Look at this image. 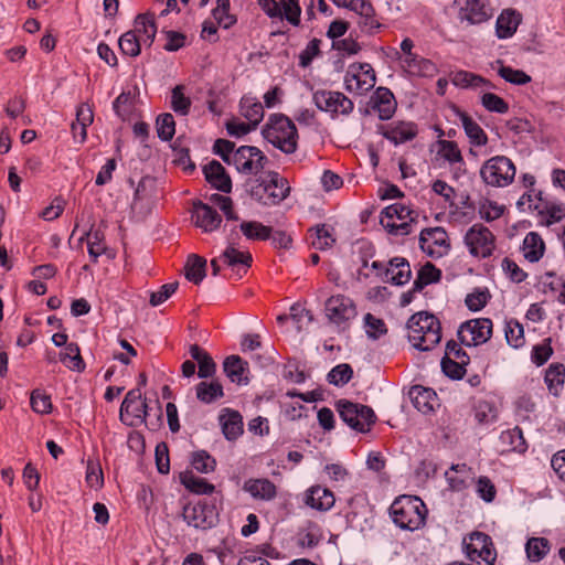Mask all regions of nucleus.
<instances>
[{"instance_id": "12", "label": "nucleus", "mask_w": 565, "mask_h": 565, "mask_svg": "<svg viewBox=\"0 0 565 565\" xmlns=\"http://www.w3.org/2000/svg\"><path fill=\"white\" fill-rule=\"evenodd\" d=\"M375 83V71L369 63L351 64L344 76L345 89L360 95L372 89Z\"/></svg>"}, {"instance_id": "35", "label": "nucleus", "mask_w": 565, "mask_h": 565, "mask_svg": "<svg viewBox=\"0 0 565 565\" xmlns=\"http://www.w3.org/2000/svg\"><path fill=\"white\" fill-rule=\"evenodd\" d=\"M184 270L185 278L194 285H199L206 276V259L196 254H191L186 259Z\"/></svg>"}, {"instance_id": "14", "label": "nucleus", "mask_w": 565, "mask_h": 565, "mask_svg": "<svg viewBox=\"0 0 565 565\" xmlns=\"http://www.w3.org/2000/svg\"><path fill=\"white\" fill-rule=\"evenodd\" d=\"M313 103L321 111L343 115L352 113L353 102L340 92L317 90L312 96Z\"/></svg>"}, {"instance_id": "6", "label": "nucleus", "mask_w": 565, "mask_h": 565, "mask_svg": "<svg viewBox=\"0 0 565 565\" xmlns=\"http://www.w3.org/2000/svg\"><path fill=\"white\" fill-rule=\"evenodd\" d=\"M337 411L340 418L352 429L359 433H367L376 422V415L372 407L348 399L337 402Z\"/></svg>"}, {"instance_id": "54", "label": "nucleus", "mask_w": 565, "mask_h": 565, "mask_svg": "<svg viewBox=\"0 0 565 565\" xmlns=\"http://www.w3.org/2000/svg\"><path fill=\"white\" fill-rule=\"evenodd\" d=\"M353 376V369L348 363L335 365L327 375V381L334 386L348 384Z\"/></svg>"}, {"instance_id": "41", "label": "nucleus", "mask_w": 565, "mask_h": 565, "mask_svg": "<svg viewBox=\"0 0 565 565\" xmlns=\"http://www.w3.org/2000/svg\"><path fill=\"white\" fill-rule=\"evenodd\" d=\"M239 230L250 241H266L271 235V227L257 221H243L239 224Z\"/></svg>"}, {"instance_id": "37", "label": "nucleus", "mask_w": 565, "mask_h": 565, "mask_svg": "<svg viewBox=\"0 0 565 565\" xmlns=\"http://www.w3.org/2000/svg\"><path fill=\"white\" fill-rule=\"evenodd\" d=\"M196 398L204 404H212L224 396L218 381H202L195 386Z\"/></svg>"}, {"instance_id": "52", "label": "nucleus", "mask_w": 565, "mask_h": 565, "mask_svg": "<svg viewBox=\"0 0 565 565\" xmlns=\"http://www.w3.org/2000/svg\"><path fill=\"white\" fill-rule=\"evenodd\" d=\"M504 333L508 344L514 349L521 348L525 342L523 326L518 320L508 321Z\"/></svg>"}, {"instance_id": "32", "label": "nucleus", "mask_w": 565, "mask_h": 565, "mask_svg": "<svg viewBox=\"0 0 565 565\" xmlns=\"http://www.w3.org/2000/svg\"><path fill=\"white\" fill-rule=\"evenodd\" d=\"M149 411H151V408L145 399L137 403V405L128 407L127 411H124L122 407H120L119 418L125 425L136 427L139 424H142V422H146V418L149 416Z\"/></svg>"}, {"instance_id": "57", "label": "nucleus", "mask_w": 565, "mask_h": 565, "mask_svg": "<svg viewBox=\"0 0 565 565\" xmlns=\"http://www.w3.org/2000/svg\"><path fill=\"white\" fill-rule=\"evenodd\" d=\"M30 405L33 412L38 414H50L52 412V401L49 394L43 393L40 388L31 392Z\"/></svg>"}, {"instance_id": "13", "label": "nucleus", "mask_w": 565, "mask_h": 565, "mask_svg": "<svg viewBox=\"0 0 565 565\" xmlns=\"http://www.w3.org/2000/svg\"><path fill=\"white\" fill-rule=\"evenodd\" d=\"M419 246L424 253L434 258L447 254L450 243L446 230L441 226L424 228L419 234Z\"/></svg>"}, {"instance_id": "2", "label": "nucleus", "mask_w": 565, "mask_h": 565, "mask_svg": "<svg viewBox=\"0 0 565 565\" xmlns=\"http://www.w3.org/2000/svg\"><path fill=\"white\" fill-rule=\"evenodd\" d=\"M262 136L286 154L295 153L298 149L299 135L297 127L294 121L284 114H271L262 128Z\"/></svg>"}, {"instance_id": "56", "label": "nucleus", "mask_w": 565, "mask_h": 565, "mask_svg": "<svg viewBox=\"0 0 565 565\" xmlns=\"http://www.w3.org/2000/svg\"><path fill=\"white\" fill-rule=\"evenodd\" d=\"M552 338H545L542 343L532 348L531 360L536 366L544 365L553 355Z\"/></svg>"}, {"instance_id": "58", "label": "nucleus", "mask_w": 565, "mask_h": 565, "mask_svg": "<svg viewBox=\"0 0 565 565\" xmlns=\"http://www.w3.org/2000/svg\"><path fill=\"white\" fill-rule=\"evenodd\" d=\"M441 371L444 374L451 380H461L466 374V363L450 359L444 355L441 361Z\"/></svg>"}, {"instance_id": "5", "label": "nucleus", "mask_w": 565, "mask_h": 565, "mask_svg": "<svg viewBox=\"0 0 565 565\" xmlns=\"http://www.w3.org/2000/svg\"><path fill=\"white\" fill-rule=\"evenodd\" d=\"M515 172L514 163L505 156H494L488 159L480 168L482 181L493 188H504L511 184Z\"/></svg>"}, {"instance_id": "53", "label": "nucleus", "mask_w": 565, "mask_h": 565, "mask_svg": "<svg viewBox=\"0 0 565 565\" xmlns=\"http://www.w3.org/2000/svg\"><path fill=\"white\" fill-rule=\"evenodd\" d=\"M498 63L501 64L500 68L498 70V74L505 82L513 85H525L532 81L531 76L526 74L524 71L515 70L512 68L511 66H505L501 61H498Z\"/></svg>"}, {"instance_id": "10", "label": "nucleus", "mask_w": 565, "mask_h": 565, "mask_svg": "<svg viewBox=\"0 0 565 565\" xmlns=\"http://www.w3.org/2000/svg\"><path fill=\"white\" fill-rule=\"evenodd\" d=\"M492 321L489 318H477L460 324L457 337L465 347H477L490 340Z\"/></svg>"}, {"instance_id": "29", "label": "nucleus", "mask_w": 565, "mask_h": 565, "mask_svg": "<svg viewBox=\"0 0 565 565\" xmlns=\"http://www.w3.org/2000/svg\"><path fill=\"white\" fill-rule=\"evenodd\" d=\"M363 7L360 8V20L358 22L359 28L362 32L367 35H374L384 25L376 19V11L372 2L362 1Z\"/></svg>"}, {"instance_id": "19", "label": "nucleus", "mask_w": 565, "mask_h": 565, "mask_svg": "<svg viewBox=\"0 0 565 565\" xmlns=\"http://www.w3.org/2000/svg\"><path fill=\"white\" fill-rule=\"evenodd\" d=\"M222 433L228 441L236 440L244 431L243 417L238 411L224 408L218 416Z\"/></svg>"}, {"instance_id": "9", "label": "nucleus", "mask_w": 565, "mask_h": 565, "mask_svg": "<svg viewBox=\"0 0 565 565\" xmlns=\"http://www.w3.org/2000/svg\"><path fill=\"white\" fill-rule=\"evenodd\" d=\"M182 516L188 525L203 531L214 527L218 522L216 507L205 500L184 505Z\"/></svg>"}, {"instance_id": "48", "label": "nucleus", "mask_w": 565, "mask_h": 565, "mask_svg": "<svg viewBox=\"0 0 565 565\" xmlns=\"http://www.w3.org/2000/svg\"><path fill=\"white\" fill-rule=\"evenodd\" d=\"M120 52L124 55L136 57L141 52L140 40L136 31L130 30L125 32L118 40Z\"/></svg>"}, {"instance_id": "63", "label": "nucleus", "mask_w": 565, "mask_h": 565, "mask_svg": "<svg viewBox=\"0 0 565 565\" xmlns=\"http://www.w3.org/2000/svg\"><path fill=\"white\" fill-rule=\"evenodd\" d=\"M405 68L409 74L416 76H430L436 71V66L431 61L418 55Z\"/></svg>"}, {"instance_id": "4", "label": "nucleus", "mask_w": 565, "mask_h": 565, "mask_svg": "<svg viewBox=\"0 0 565 565\" xmlns=\"http://www.w3.org/2000/svg\"><path fill=\"white\" fill-rule=\"evenodd\" d=\"M252 199L262 205H277L290 193L288 180L276 171H269L267 179H256L248 190Z\"/></svg>"}, {"instance_id": "46", "label": "nucleus", "mask_w": 565, "mask_h": 565, "mask_svg": "<svg viewBox=\"0 0 565 565\" xmlns=\"http://www.w3.org/2000/svg\"><path fill=\"white\" fill-rule=\"evenodd\" d=\"M550 548V541L545 537H531L525 545L526 555L531 562L543 559Z\"/></svg>"}, {"instance_id": "62", "label": "nucleus", "mask_w": 565, "mask_h": 565, "mask_svg": "<svg viewBox=\"0 0 565 565\" xmlns=\"http://www.w3.org/2000/svg\"><path fill=\"white\" fill-rule=\"evenodd\" d=\"M473 416L479 424L489 423L497 418V409L488 401H478L473 406Z\"/></svg>"}, {"instance_id": "33", "label": "nucleus", "mask_w": 565, "mask_h": 565, "mask_svg": "<svg viewBox=\"0 0 565 565\" xmlns=\"http://www.w3.org/2000/svg\"><path fill=\"white\" fill-rule=\"evenodd\" d=\"M244 489L254 498L271 500L276 497V486L268 479H250L245 482Z\"/></svg>"}, {"instance_id": "59", "label": "nucleus", "mask_w": 565, "mask_h": 565, "mask_svg": "<svg viewBox=\"0 0 565 565\" xmlns=\"http://www.w3.org/2000/svg\"><path fill=\"white\" fill-rule=\"evenodd\" d=\"M171 148L175 157L174 161L178 164H182L185 171L192 172L195 170V164L190 157V150L189 148L182 146L181 137H178L174 140V142L171 145Z\"/></svg>"}, {"instance_id": "8", "label": "nucleus", "mask_w": 565, "mask_h": 565, "mask_svg": "<svg viewBox=\"0 0 565 565\" xmlns=\"http://www.w3.org/2000/svg\"><path fill=\"white\" fill-rule=\"evenodd\" d=\"M324 311L329 322L342 330L348 329L349 322L358 315L354 301L341 294L327 299Z\"/></svg>"}, {"instance_id": "60", "label": "nucleus", "mask_w": 565, "mask_h": 565, "mask_svg": "<svg viewBox=\"0 0 565 565\" xmlns=\"http://www.w3.org/2000/svg\"><path fill=\"white\" fill-rule=\"evenodd\" d=\"M491 295L487 288L484 289H475L472 292L468 294L465 299V303L470 311H480L483 309Z\"/></svg>"}, {"instance_id": "44", "label": "nucleus", "mask_w": 565, "mask_h": 565, "mask_svg": "<svg viewBox=\"0 0 565 565\" xmlns=\"http://www.w3.org/2000/svg\"><path fill=\"white\" fill-rule=\"evenodd\" d=\"M220 258L223 259L225 265L232 268H235L238 265L249 268L253 263V257L249 252H241L233 246L226 247Z\"/></svg>"}, {"instance_id": "21", "label": "nucleus", "mask_w": 565, "mask_h": 565, "mask_svg": "<svg viewBox=\"0 0 565 565\" xmlns=\"http://www.w3.org/2000/svg\"><path fill=\"white\" fill-rule=\"evenodd\" d=\"M409 397L414 407L423 413L428 414L434 411V405L437 402V394L433 388L424 387L422 385H414L409 390Z\"/></svg>"}, {"instance_id": "61", "label": "nucleus", "mask_w": 565, "mask_h": 565, "mask_svg": "<svg viewBox=\"0 0 565 565\" xmlns=\"http://www.w3.org/2000/svg\"><path fill=\"white\" fill-rule=\"evenodd\" d=\"M156 191L157 180L150 175L142 177L135 190L134 201L151 199L156 195Z\"/></svg>"}, {"instance_id": "15", "label": "nucleus", "mask_w": 565, "mask_h": 565, "mask_svg": "<svg viewBox=\"0 0 565 565\" xmlns=\"http://www.w3.org/2000/svg\"><path fill=\"white\" fill-rule=\"evenodd\" d=\"M191 218L194 225L204 233L214 232L222 223V216L217 211L201 200L192 202Z\"/></svg>"}, {"instance_id": "16", "label": "nucleus", "mask_w": 565, "mask_h": 565, "mask_svg": "<svg viewBox=\"0 0 565 565\" xmlns=\"http://www.w3.org/2000/svg\"><path fill=\"white\" fill-rule=\"evenodd\" d=\"M369 105L376 110L381 120L391 119L397 107L393 93L386 87H377L370 98Z\"/></svg>"}, {"instance_id": "47", "label": "nucleus", "mask_w": 565, "mask_h": 565, "mask_svg": "<svg viewBox=\"0 0 565 565\" xmlns=\"http://www.w3.org/2000/svg\"><path fill=\"white\" fill-rule=\"evenodd\" d=\"M520 23L519 17L514 13H502L497 20L495 32L499 39H508L512 36Z\"/></svg>"}, {"instance_id": "20", "label": "nucleus", "mask_w": 565, "mask_h": 565, "mask_svg": "<svg viewBox=\"0 0 565 565\" xmlns=\"http://www.w3.org/2000/svg\"><path fill=\"white\" fill-rule=\"evenodd\" d=\"M454 113L461 120L465 134L469 138L472 146L482 147L488 143V136L484 130L477 124L466 111H462L458 106H451Z\"/></svg>"}, {"instance_id": "49", "label": "nucleus", "mask_w": 565, "mask_h": 565, "mask_svg": "<svg viewBox=\"0 0 565 565\" xmlns=\"http://www.w3.org/2000/svg\"><path fill=\"white\" fill-rule=\"evenodd\" d=\"M158 138L162 141H171L175 134V121L170 113L160 114L156 119Z\"/></svg>"}, {"instance_id": "7", "label": "nucleus", "mask_w": 565, "mask_h": 565, "mask_svg": "<svg viewBox=\"0 0 565 565\" xmlns=\"http://www.w3.org/2000/svg\"><path fill=\"white\" fill-rule=\"evenodd\" d=\"M465 245L471 256L488 258L495 248V236L481 223L473 224L465 234Z\"/></svg>"}, {"instance_id": "38", "label": "nucleus", "mask_w": 565, "mask_h": 565, "mask_svg": "<svg viewBox=\"0 0 565 565\" xmlns=\"http://www.w3.org/2000/svg\"><path fill=\"white\" fill-rule=\"evenodd\" d=\"M60 361L71 371L81 373L85 370V362L76 342L66 344L64 351L60 352Z\"/></svg>"}, {"instance_id": "55", "label": "nucleus", "mask_w": 565, "mask_h": 565, "mask_svg": "<svg viewBox=\"0 0 565 565\" xmlns=\"http://www.w3.org/2000/svg\"><path fill=\"white\" fill-rule=\"evenodd\" d=\"M184 87L177 85L171 90V108L174 113L186 116L191 108V99L183 93Z\"/></svg>"}, {"instance_id": "50", "label": "nucleus", "mask_w": 565, "mask_h": 565, "mask_svg": "<svg viewBox=\"0 0 565 565\" xmlns=\"http://www.w3.org/2000/svg\"><path fill=\"white\" fill-rule=\"evenodd\" d=\"M451 83L459 88H476L481 86V83L487 82L481 75L461 70L452 74Z\"/></svg>"}, {"instance_id": "31", "label": "nucleus", "mask_w": 565, "mask_h": 565, "mask_svg": "<svg viewBox=\"0 0 565 565\" xmlns=\"http://www.w3.org/2000/svg\"><path fill=\"white\" fill-rule=\"evenodd\" d=\"M522 249L526 260L530 263H536L544 255L545 244L539 233L530 232L523 241Z\"/></svg>"}, {"instance_id": "40", "label": "nucleus", "mask_w": 565, "mask_h": 565, "mask_svg": "<svg viewBox=\"0 0 565 565\" xmlns=\"http://www.w3.org/2000/svg\"><path fill=\"white\" fill-rule=\"evenodd\" d=\"M139 93L138 86H135V93L121 92L113 103L115 114L122 120L128 118L135 108V98Z\"/></svg>"}, {"instance_id": "28", "label": "nucleus", "mask_w": 565, "mask_h": 565, "mask_svg": "<svg viewBox=\"0 0 565 565\" xmlns=\"http://www.w3.org/2000/svg\"><path fill=\"white\" fill-rule=\"evenodd\" d=\"M544 382L553 396H559L565 382V365L559 362L550 364L545 371Z\"/></svg>"}, {"instance_id": "27", "label": "nucleus", "mask_w": 565, "mask_h": 565, "mask_svg": "<svg viewBox=\"0 0 565 565\" xmlns=\"http://www.w3.org/2000/svg\"><path fill=\"white\" fill-rule=\"evenodd\" d=\"M499 439L503 446L502 451H515L519 454H524L527 450L526 440L522 429L519 426L502 431Z\"/></svg>"}, {"instance_id": "51", "label": "nucleus", "mask_w": 565, "mask_h": 565, "mask_svg": "<svg viewBox=\"0 0 565 565\" xmlns=\"http://www.w3.org/2000/svg\"><path fill=\"white\" fill-rule=\"evenodd\" d=\"M191 465L201 473H210L215 470L216 460L206 450H196L192 452Z\"/></svg>"}, {"instance_id": "42", "label": "nucleus", "mask_w": 565, "mask_h": 565, "mask_svg": "<svg viewBox=\"0 0 565 565\" xmlns=\"http://www.w3.org/2000/svg\"><path fill=\"white\" fill-rule=\"evenodd\" d=\"M333 231V227L328 226L327 224H318L311 227L309 232H313L316 237L312 239L311 245L319 250L331 248L335 244Z\"/></svg>"}, {"instance_id": "43", "label": "nucleus", "mask_w": 565, "mask_h": 565, "mask_svg": "<svg viewBox=\"0 0 565 565\" xmlns=\"http://www.w3.org/2000/svg\"><path fill=\"white\" fill-rule=\"evenodd\" d=\"M104 233L100 230L84 232L79 241H87L88 255L92 262L96 263L98 257L106 250Z\"/></svg>"}, {"instance_id": "39", "label": "nucleus", "mask_w": 565, "mask_h": 565, "mask_svg": "<svg viewBox=\"0 0 565 565\" xmlns=\"http://www.w3.org/2000/svg\"><path fill=\"white\" fill-rule=\"evenodd\" d=\"M180 481L185 489L195 494H211L215 490L214 484L204 478L194 476L191 471L181 472Z\"/></svg>"}, {"instance_id": "64", "label": "nucleus", "mask_w": 565, "mask_h": 565, "mask_svg": "<svg viewBox=\"0 0 565 565\" xmlns=\"http://www.w3.org/2000/svg\"><path fill=\"white\" fill-rule=\"evenodd\" d=\"M480 102L491 113L505 114L509 110L508 103L494 93H484Z\"/></svg>"}, {"instance_id": "3", "label": "nucleus", "mask_w": 565, "mask_h": 565, "mask_svg": "<svg viewBox=\"0 0 565 565\" xmlns=\"http://www.w3.org/2000/svg\"><path fill=\"white\" fill-rule=\"evenodd\" d=\"M390 513L399 529L415 531L425 524L427 509L420 498L401 495L392 503Z\"/></svg>"}, {"instance_id": "25", "label": "nucleus", "mask_w": 565, "mask_h": 565, "mask_svg": "<svg viewBox=\"0 0 565 565\" xmlns=\"http://www.w3.org/2000/svg\"><path fill=\"white\" fill-rule=\"evenodd\" d=\"M335 499L327 488L311 487L306 497V504L318 511H328L334 505Z\"/></svg>"}, {"instance_id": "11", "label": "nucleus", "mask_w": 565, "mask_h": 565, "mask_svg": "<svg viewBox=\"0 0 565 565\" xmlns=\"http://www.w3.org/2000/svg\"><path fill=\"white\" fill-rule=\"evenodd\" d=\"M468 558L477 565H493L497 553L491 537L483 532H472L469 543L465 542Z\"/></svg>"}, {"instance_id": "26", "label": "nucleus", "mask_w": 565, "mask_h": 565, "mask_svg": "<svg viewBox=\"0 0 565 565\" xmlns=\"http://www.w3.org/2000/svg\"><path fill=\"white\" fill-rule=\"evenodd\" d=\"M470 470L466 463L451 465L449 470L445 472L449 489L456 492L466 490L469 487Z\"/></svg>"}, {"instance_id": "24", "label": "nucleus", "mask_w": 565, "mask_h": 565, "mask_svg": "<svg viewBox=\"0 0 565 565\" xmlns=\"http://www.w3.org/2000/svg\"><path fill=\"white\" fill-rule=\"evenodd\" d=\"M458 18L461 22L466 21L469 24H479L487 21L490 15L481 0H466L465 6L459 10Z\"/></svg>"}, {"instance_id": "30", "label": "nucleus", "mask_w": 565, "mask_h": 565, "mask_svg": "<svg viewBox=\"0 0 565 565\" xmlns=\"http://www.w3.org/2000/svg\"><path fill=\"white\" fill-rule=\"evenodd\" d=\"M388 266L392 273L391 277L388 276L387 282L394 286H403L411 280L412 269L406 258L393 257L388 260Z\"/></svg>"}, {"instance_id": "17", "label": "nucleus", "mask_w": 565, "mask_h": 565, "mask_svg": "<svg viewBox=\"0 0 565 565\" xmlns=\"http://www.w3.org/2000/svg\"><path fill=\"white\" fill-rule=\"evenodd\" d=\"M379 129L381 135L394 145L411 141L418 134L417 125L411 121H398L390 127L381 125Z\"/></svg>"}, {"instance_id": "18", "label": "nucleus", "mask_w": 565, "mask_h": 565, "mask_svg": "<svg viewBox=\"0 0 565 565\" xmlns=\"http://www.w3.org/2000/svg\"><path fill=\"white\" fill-rule=\"evenodd\" d=\"M203 173L205 180L215 190L223 193H230L232 191L231 177L218 161L212 160L210 163L205 164L203 167Z\"/></svg>"}, {"instance_id": "22", "label": "nucleus", "mask_w": 565, "mask_h": 565, "mask_svg": "<svg viewBox=\"0 0 565 565\" xmlns=\"http://www.w3.org/2000/svg\"><path fill=\"white\" fill-rule=\"evenodd\" d=\"M223 371L226 376L238 385H247L249 379L245 376L248 372V363L238 355H230L223 362Z\"/></svg>"}, {"instance_id": "45", "label": "nucleus", "mask_w": 565, "mask_h": 565, "mask_svg": "<svg viewBox=\"0 0 565 565\" xmlns=\"http://www.w3.org/2000/svg\"><path fill=\"white\" fill-rule=\"evenodd\" d=\"M253 146H241L235 150L232 158V164L243 174H252Z\"/></svg>"}, {"instance_id": "36", "label": "nucleus", "mask_w": 565, "mask_h": 565, "mask_svg": "<svg viewBox=\"0 0 565 565\" xmlns=\"http://www.w3.org/2000/svg\"><path fill=\"white\" fill-rule=\"evenodd\" d=\"M136 34H143L146 39L143 42L151 46L157 34V24L154 21V14L151 12L140 13L135 19Z\"/></svg>"}, {"instance_id": "23", "label": "nucleus", "mask_w": 565, "mask_h": 565, "mask_svg": "<svg viewBox=\"0 0 565 565\" xmlns=\"http://www.w3.org/2000/svg\"><path fill=\"white\" fill-rule=\"evenodd\" d=\"M189 353L193 361L198 362L200 379L213 377L216 372V363L211 354L202 349L199 344L194 343L189 347Z\"/></svg>"}, {"instance_id": "1", "label": "nucleus", "mask_w": 565, "mask_h": 565, "mask_svg": "<svg viewBox=\"0 0 565 565\" xmlns=\"http://www.w3.org/2000/svg\"><path fill=\"white\" fill-rule=\"evenodd\" d=\"M408 341L422 352L433 350L441 340V324L438 318L427 311H419L407 320Z\"/></svg>"}, {"instance_id": "34", "label": "nucleus", "mask_w": 565, "mask_h": 565, "mask_svg": "<svg viewBox=\"0 0 565 565\" xmlns=\"http://www.w3.org/2000/svg\"><path fill=\"white\" fill-rule=\"evenodd\" d=\"M241 115L255 127L263 120L265 111L264 106L254 97L244 96L239 102Z\"/></svg>"}]
</instances>
